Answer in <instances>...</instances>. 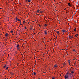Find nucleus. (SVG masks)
<instances>
[{"label":"nucleus","mask_w":79,"mask_h":79,"mask_svg":"<svg viewBox=\"0 0 79 79\" xmlns=\"http://www.w3.org/2000/svg\"><path fill=\"white\" fill-rule=\"evenodd\" d=\"M57 66H58V65H57V64H55V65H54V67H55V68H57Z\"/></svg>","instance_id":"nucleus-9"},{"label":"nucleus","mask_w":79,"mask_h":79,"mask_svg":"<svg viewBox=\"0 0 79 79\" xmlns=\"http://www.w3.org/2000/svg\"><path fill=\"white\" fill-rule=\"evenodd\" d=\"M40 25H39V27H40Z\"/></svg>","instance_id":"nucleus-29"},{"label":"nucleus","mask_w":79,"mask_h":79,"mask_svg":"<svg viewBox=\"0 0 79 79\" xmlns=\"http://www.w3.org/2000/svg\"><path fill=\"white\" fill-rule=\"evenodd\" d=\"M73 52H76V51L75 50V49H74L73 50Z\"/></svg>","instance_id":"nucleus-20"},{"label":"nucleus","mask_w":79,"mask_h":79,"mask_svg":"<svg viewBox=\"0 0 79 79\" xmlns=\"http://www.w3.org/2000/svg\"><path fill=\"white\" fill-rule=\"evenodd\" d=\"M68 6H71V4H70V3H68Z\"/></svg>","instance_id":"nucleus-10"},{"label":"nucleus","mask_w":79,"mask_h":79,"mask_svg":"<svg viewBox=\"0 0 79 79\" xmlns=\"http://www.w3.org/2000/svg\"><path fill=\"white\" fill-rule=\"evenodd\" d=\"M73 31H76V28H75L74 29H73Z\"/></svg>","instance_id":"nucleus-18"},{"label":"nucleus","mask_w":79,"mask_h":79,"mask_svg":"<svg viewBox=\"0 0 79 79\" xmlns=\"http://www.w3.org/2000/svg\"><path fill=\"white\" fill-rule=\"evenodd\" d=\"M76 35L77 36V35H78V34H76Z\"/></svg>","instance_id":"nucleus-31"},{"label":"nucleus","mask_w":79,"mask_h":79,"mask_svg":"<svg viewBox=\"0 0 79 79\" xmlns=\"http://www.w3.org/2000/svg\"><path fill=\"white\" fill-rule=\"evenodd\" d=\"M32 29H33V27H31L30 28V29L31 30H32Z\"/></svg>","instance_id":"nucleus-16"},{"label":"nucleus","mask_w":79,"mask_h":79,"mask_svg":"<svg viewBox=\"0 0 79 79\" xmlns=\"http://www.w3.org/2000/svg\"><path fill=\"white\" fill-rule=\"evenodd\" d=\"M6 64H5L4 66V68L5 69V68H6Z\"/></svg>","instance_id":"nucleus-12"},{"label":"nucleus","mask_w":79,"mask_h":79,"mask_svg":"<svg viewBox=\"0 0 79 79\" xmlns=\"http://www.w3.org/2000/svg\"><path fill=\"white\" fill-rule=\"evenodd\" d=\"M11 1H13V0H11Z\"/></svg>","instance_id":"nucleus-33"},{"label":"nucleus","mask_w":79,"mask_h":79,"mask_svg":"<svg viewBox=\"0 0 79 79\" xmlns=\"http://www.w3.org/2000/svg\"><path fill=\"white\" fill-rule=\"evenodd\" d=\"M28 2H30V1H31V0H27Z\"/></svg>","instance_id":"nucleus-23"},{"label":"nucleus","mask_w":79,"mask_h":79,"mask_svg":"<svg viewBox=\"0 0 79 79\" xmlns=\"http://www.w3.org/2000/svg\"><path fill=\"white\" fill-rule=\"evenodd\" d=\"M8 66L6 68V69H8Z\"/></svg>","instance_id":"nucleus-22"},{"label":"nucleus","mask_w":79,"mask_h":79,"mask_svg":"<svg viewBox=\"0 0 79 79\" xmlns=\"http://www.w3.org/2000/svg\"><path fill=\"white\" fill-rule=\"evenodd\" d=\"M69 39H73V37L71 35H70L69 36H68V37Z\"/></svg>","instance_id":"nucleus-5"},{"label":"nucleus","mask_w":79,"mask_h":79,"mask_svg":"<svg viewBox=\"0 0 79 79\" xmlns=\"http://www.w3.org/2000/svg\"><path fill=\"white\" fill-rule=\"evenodd\" d=\"M19 47V44H17V46H16V47Z\"/></svg>","instance_id":"nucleus-15"},{"label":"nucleus","mask_w":79,"mask_h":79,"mask_svg":"<svg viewBox=\"0 0 79 79\" xmlns=\"http://www.w3.org/2000/svg\"><path fill=\"white\" fill-rule=\"evenodd\" d=\"M24 28L25 29H27V28L26 27H25Z\"/></svg>","instance_id":"nucleus-24"},{"label":"nucleus","mask_w":79,"mask_h":79,"mask_svg":"<svg viewBox=\"0 0 79 79\" xmlns=\"http://www.w3.org/2000/svg\"><path fill=\"white\" fill-rule=\"evenodd\" d=\"M68 62L69 63V65L70 64V63H71V61H70L69 60H68Z\"/></svg>","instance_id":"nucleus-6"},{"label":"nucleus","mask_w":79,"mask_h":79,"mask_svg":"<svg viewBox=\"0 0 79 79\" xmlns=\"http://www.w3.org/2000/svg\"><path fill=\"white\" fill-rule=\"evenodd\" d=\"M62 32H63V33L64 32V34L66 33V30H62Z\"/></svg>","instance_id":"nucleus-4"},{"label":"nucleus","mask_w":79,"mask_h":79,"mask_svg":"<svg viewBox=\"0 0 79 79\" xmlns=\"http://www.w3.org/2000/svg\"><path fill=\"white\" fill-rule=\"evenodd\" d=\"M75 36L76 37H77V35H75Z\"/></svg>","instance_id":"nucleus-30"},{"label":"nucleus","mask_w":79,"mask_h":79,"mask_svg":"<svg viewBox=\"0 0 79 79\" xmlns=\"http://www.w3.org/2000/svg\"><path fill=\"white\" fill-rule=\"evenodd\" d=\"M40 13H42V11H40Z\"/></svg>","instance_id":"nucleus-27"},{"label":"nucleus","mask_w":79,"mask_h":79,"mask_svg":"<svg viewBox=\"0 0 79 79\" xmlns=\"http://www.w3.org/2000/svg\"><path fill=\"white\" fill-rule=\"evenodd\" d=\"M56 32L57 34H58V35H59V34H60V32H59V31H56Z\"/></svg>","instance_id":"nucleus-7"},{"label":"nucleus","mask_w":79,"mask_h":79,"mask_svg":"<svg viewBox=\"0 0 79 79\" xmlns=\"http://www.w3.org/2000/svg\"><path fill=\"white\" fill-rule=\"evenodd\" d=\"M13 30H11V31H10V33H13Z\"/></svg>","instance_id":"nucleus-19"},{"label":"nucleus","mask_w":79,"mask_h":79,"mask_svg":"<svg viewBox=\"0 0 79 79\" xmlns=\"http://www.w3.org/2000/svg\"><path fill=\"white\" fill-rule=\"evenodd\" d=\"M66 12L67 13H69V10H66Z\"/></svg>","instance_id":"nucleus-17"},{"label":"nucleus","mask_w":79,"mask_h":79,"mask_svg":"<svg viewBox=\"0 0 79 79\" xmlns=\"http://www.w3.org/2000/svg\"><path fill=\"white\" fill-rule=\"evenodd\" d=\"M16 22H17V23H19L17 21H16Z\"/></svg>","instance_id":"nucleus-32"},{"label":"nucleus","mask_w":79,"mask_h":79,"mask_svg":"<svg viewBox=\"0 0 79 79\" xmlns=\"http://www.w3.org/2000/svg\"><path fill=\"white\" fill-rule=\"evenodd\" d=\"M74 71H71L72 74H74Z\"/></svg>","instance_id":"nucleus-11"},{"label":"nucleus","mask_w":79,"mask_h":79,"mask_svg":"<svg viewBox=\"0 0 79 79\" xmlns=\"http://www.w3.org/2000/svg\"><path fill=\"white\" fill-rule=\"evenodd\" d=\"M39 11H40V10H39V9H38V10H37V12L38 13H39Z\"/></svg>","instance_id":"nucleus-14"},{"label":"nucleus","mask_w":79,"mask_h":79,"mask_svg":"<svg viewBox=\"0 0 79 79\" xmlns=\"http://www.w3.org/2000/svg\"><path fill=\"white\" fill-rule=\"evenodd\" d=\"M52 79H55L54 77H52Z\"/></svg>","instance_id":"nucleus-26"},{"label":"nucleus","mask_w":79,"mask_h":79,"mask_svg":"<svg viewBox=\"0 0 79 79\" xmlns=\"http://www.w3.org/2000/svg\"><path fill=\"white\" fill-rule=\"evenodd\" d=\"M44 26H45V27H46L47 26V24H45L44 25Z\"/></svg>","instance_id":"nucleus-25"},{"label":"nucleus","mask_w":79,"mask_h":79,"mask_svg":"<svg viewBox=\"0 0 79 79\" xmlns=\"http://www.w3.org/2000/svg\"><path fill=\"white\" fill-rule=\"evenodd\" d=\"M44 33L46 35H47V31L46 30H45V31H44Z\"/></svg>","instance_id":"nucleus-3"},{"label":"nucleus","mask_w":79,"mask_h":79,"mask_svg":"<svg viewBox=\"0 0 79 79\" xmlns=\"http://www.w3.org/2000/svg\"><path fill=\"white\" fill-rule=\"evenodd\" d=\"M17 50H19V49L20 48L18 47H17Z\"/></svg>","instance_id":"nucleus-13"},{"label":"nucleus","mask_w":79,"mask_h":79,"mask_svg":"<svg viewBox=\"0 0 79 79\" xmlns=\"http://www.w3.org/2000/svg\"><path fill=\"white\" fill-rule=\"evenodd\" d=\"M5 35V36H6V37H8V36L9 35L8 34L6 33Z\"/></svg>","instance_id":"nucleus-8"},{"label":"nucleus","mask_w":79,"mask_h":79,"mask_svg":"<svg viewBox=\"0 0 79 79\" xmlns=\"http://www.w3.org/2000/svg\"><path fill=\"white\" fill-rule=\"evenodd\" d=\"M15 21H20V22H21V20L19 19H18V18L17 17L15 18Z\"/></svg>","instance_id":"nucleus-2"},{"label":"nucleus","mask_w":79,"mask_h":79,"mask_svg":"<svg viewBox=\"0 0 79 79\" xmlns=\"http://www.w3.org/2000/svg\"><path fill=\"white\" fill-rule=\"evenodd\" d=\"M24 23H25V21H24L23 22V24H24Z\"/></svg>","instance_id":"nucleus-28"},{"label":"nucleus","mask_w":79,"mask_h":79,"mask_svg":"<svg viewBox=\"0 0 79 79\" xmlns=\"http://www.w3.org/2000/svg\"><path fill=\"white\" fill-rule=\"evenodd\" d=\"M34 75H35L36 74V73H35V72H34Z\"/></svg>","instance_id":"nucleus-21"},{"label":"nucleus","mask_w":79,"mask_h":79,"mask_svg":"<svg viewBox=\"0 0 79 79\" xmlns=\"http://www.w3.org/2000/svg\"><path fill=\"white\" fill-rule=\"evenodd\" d=\"M66 75L64 77L65 79H68V78H69V79H71V76H72V74L71 73H69L67 72L66 74Z\"/></svg>","instance_id":"nucleus-1"}]
</instances>
